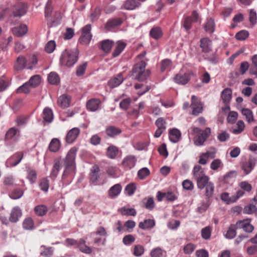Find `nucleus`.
I'll return each instance as SVG.
<instances>
[{
    "instance_id": "f03ea898",
    "label": "nucleus",
    "mask_w": 257,
    "mask_h": 257,
    "mask_svg": "<svg viewBox=\"0 0 257 257\" xmlns=\"http://www.w3.org/2000/svg\"><path fill=\"white\" fill-rule=\"evenodd\" d=\"M78 149L73 147L68 152L64 160L65 170L64 171L62 179L63 180L68 179V181L71 182L76 173L75 159Z\"/></svg>"
},
{
    "instance_id": "39448f33",
    "label": "nucleus",
    "mask_w": 257,
    "mask_h": 257,
    "mask_svg": "<svg viewBox=\"0 0 257 257\" xmlns=\"http://www.w3.org/2000/svg\"><path fill=\"white\" fill-rule=\"evenodd\" d=\"M78 52L76 49H66L61 55L60 62L61 65L68 67L73 66L78 59Z\"/></svg>"
},
{
    "instance_id": "f704fd0d",
    "label": "nucleus",
    "mask_w": 257,
    "mask_h": 257,
    "mask_svg": "<svg viewBox=\"0 0 257 257\" xmlns=\"http://www.w3.org/2000/svg\"><path fill=\"white\" fill-rule=\"evenodd\" d=\"M35 214L38 216H44L48 212V207L44 204H39L34 208Z\"/></svg>"
},
{
    "instance_id": "a19ab883",
    "label": "nucleus",
    "mask_w": 257,
    "mask_h": 257,
    "mask_svg": "<svg viewBox=\"0 0 257 257\" xmlns=\"http://www.w3.org/2000/svg\"><path fill=\"white\" fill-rule=\"evenodd\" d=\"M215 24L213 19L209 18L205 23L204 28L205 31L209 34L213 33L215 31Z\"/></svg>"
},
{
    "instance_id": "bb28decb",
    "label": "nucleus",
    "mask_w": 257,
    "mask_h": 257,
    "mask_svg": "<svg viewBox=\"0 0 257 257\" xmlns=\"http://www.w3.org/2000/svg\"><path fill=\"white\" fill-rule=\"evenodd\" d=\"M123 22L121 18H114L109 20L106 23L105 27L107 30H111L120 26Z\"/></svg>"
},
{
    "instance_id": "0eeeda50",
    "label": "nucleus",
    "mask_w": 257,
    "mask_h": 257,
    "mask_svg": "<svg viewBox=\"0 0 257 257\" xmlns=\"http://www.w3.org/2000/svg\"><path fill=\"white\" fill-rule=\"evenodd\" d=\"M91 26L88 24L83 27L81 30V35L79 39V42L83 45H88L89 44L91 39L92 34L90 33Z\"/></svg>"
},
{
    "instance_id": "a18cd8bd",
    "label": "nucleus",
    "mask_w": 257,
    "mask_h": 257,
    "mask_svg": "<svg viewBox=\"0 0 257 257\" xmlns=\"http://www.w3.org/2000/svg\"><path fill=\"white\" fill-rule=\"evenodd\" d=\"M118 211L122 215L135 216L137 214V212L134 208H130L127 207H121L118 209Z\"/></svg>"
},
{
    "instance_id": "20e7f679",
    "label": "nucleus",
    "mask_w": 257,
    "mask_h": 257,
    "mask_svg": "<svg viewBox=\"0 0 257 257\" xmlns=\"http://www.w3.org/2000/svg\"><path fill=\"white\" fill-rule=\"evenodd\" d=\"M191 135L193 136V141L196 146L204 145L205 142L210 137L211 130L210 127H206L202 130L199 127L192 126L190 128Z\"/></svg>"
},
{
    "instance_id": "c03bdc74",
    "label": "nucleus",
    "mask_w": 257,
    "mask_h": 257,
    "mask_svg": "<svg viewBox=\"0 0 257 257\" xmlns=\"http://www.w3.org/2000/svg\"><path fill=\"white\" fill-rule=\"evenodd\" d=\"M150 35L153 39L158 40L162 37L163 32L159 27H153L150 30Z\"/></svg>"
},
{
    "instance_id": "58836bf2",
    "label": "nucleus",
    "mask_w": 257,
    "mask_h": 257,
    "mask_svg": "<svg viewBox=\"0 0 257 257\" xmlns=\"http://www.w3.org/2000/svg\"><path fill=\"white\" fill-rule=\"evenodd\" d=\"M27 66V60L23 56H19L15 64V68L17 71L24 69Z\"/></svg>"
},
{
    "instance_id": "9d476101",
    "label": "nucleus",
    "mask_w": 257,
    "mask_h": 257,
    "mask_svg": "<svg viewBox=\"0 0 257 257\" xmlns=\"http://www.w3.org/2000/svg\"><path fill=\"white\" fill-rule=\"evenodd\" d=\"M28 9L27 3L20 2L15 5L13 8V14L15 17H22L25 15Z\"/></svg>"
},
{
    "instance_id": "e2e57ef3",
    "label": "nucleus",
    "mask_w": 257,
    "mask_h": 257,
    "mask_svg": "<svg viewBox=\"0 0 257 257\" xmlns=\"http://www.w3.org/2000/svg\"><path fill=\"white\" fill-rule=\"evenodd\" d=\"M48 81L51 84H57L60 79L58 75L55 72H51L48 77Z\"/></svg>"
},
{
    "instance_id": "bf43d9fd",
    "label": "nucleus",
    "mask_w": 257,
    "mask_h": 257,
    "mask_svg": "<svg viewBox=\"0 0 257 257\" xmlns=\"http://www.w3.org/2000/svg\"><path fill=\"white\" fill-rule=\"evenodd\" d=\"M223 167V164L219 159H214L210 164V169L213 171L222 169Z\"/></svg>"
},
{
    "instance_id": "5fc2aeb1",
    "label": "nucleus",
    "mask_w": 257,
    "mask_h": 257,
    "mask_svg": "<svg viewBox=\"0 0 257 257\" xmlns=\"http://www.w3.org/2000/svg\"><path fill=\"white\" fill-rule=\"evenodd\" d=\"M212 230V227L211 226L203 228L201 231L202 237L205 240L209 239L210 238Z\"/></svg>"
},
{
    "instance_id": "c756f323",
    "label": "nucleus",
    "mask_w": 257,
    "mask_h": 257,
    "mask_svg": "<svg viewBox=\"0 0 257 257\" xmlns=\"http://www.w3.org/2000/svg\"><path fill=\"white\" fill-rule=\"evenodd\" d=\"M22 215V210L20 207L18 206L15 207L12 210L9 220L12 222H17L19 220V218L21 217Z\"/></svg>"
},
{
    "instance_id": "423d86ee",
    "label": "nucleus",
    "mask_w": 257,
    "mask_h": 257,
    "mask_svg": "<svg viewBox=\"0 0 257 257\" xmlns=\"http://www.w3.org/2000/svg\"><path fill=\"white\" fill-rule=\"evenodd\" d=\"M244 195V193L242 190H238L235 195L229 196V194L227 192H223L220 195V198L222 201L226 204L233 203L237 200L242 197Z\"/></svg>"
},
{
    "instance_id": "0e129e2a",
    "label": "nucleus",
    "mask_w": 257,
    "mask_h": 257,
    "mask_svg": "<svg viewBox=\"0 0 257 257\" xmlns=\"http://www.w3.org/2000/svg\"><path fill=\"white\" fill-rule=\"evenodd\" d=\"M136 189V184L134 183H131L126 186L124 191L127 195L132 196L135 193Z\"/></svg>"
},
{
    "instance_id": "052dcab7",
    "label": "nucleus",
    "mask_w": 257,
    "mask_h": 257,
    "mask_svg": "<svg viewBox=\"0 0 257 257\" xmlns=\"http://www.w3.org/2000/svg\"><path fill=\"white\" fill-rule=\"evenodd\" d=\"M106 174L108 176L112 178H117L118 175V168L114 166H109L106 169Z\"/></svg>"
},
{
    "instance_id": "c9c22d12",
    "label": "nucleus",
    "mask_w": 257,
    "mask_h": 257,
    "mask_svg": "<svg viewBox=\"0 0 257 257\" xmlns=\"http://www.w3.org/2000/svg\"><path fill=\"white\" fill-rule=\"evenodd\" d=\"M169 139L173 143L178 142L181 138L180 131L177 128H173L169 133Z\"/></svg>"
},
{
    "instance_id": "3c124183",
    "label": "nucleus",
    "mask_w": 257,
    "mask_h": 257,
    "mask_svg": "<svg viewBox=\"0 0 257 257\" xmlns=\"http://www.w3.org/2000/svg\"><path fill=\"white\" fill-rule=\"evenodd\" d=\"M196 244L191 242H188L184 245L183 247V252L185 254H191L196 249Z\"/></svg>"
},
{
    "instance_id": "603ef678",
    "label": "nucleus",
    "mask_w": 257,
    "mask_h": 257,
    "mask_svg": "<svg viewBox=\"0 0 257 257\" xmlns=\"http://www.w3.org/2000/svg\"><path fill=\"white\" fill-rule=\"evenodd\" d=\"M241 113L245 117L246 120L250 123L254 121L253 114L252 111L248 108H243Z\"/></svg>"
},
{
    "instance_id": "1a4fd4ad",
    "label": "nucleus",
    "mask_w": 257,
    "mask_h": 257,
    "mask_svg": "<svg viewBox=\"0 0 257 257\" xmlns=\"http://www.w3.org/2000/svg\"><path fill=\"white\" fill-rule=\"evenodd\" d=\"M256 162V158L250 156L247 160L242 162L241 167L245 174L247 175L251 172Z\"/></svg>"
},
{
    "instance_id": "4468645a",
    "label": "nucleus",
    "mask_w": 257,
    "mask_h": 257,
    "mask_svg": "<svg viewBox=\"0 0 257 257\" xmlns=\"http://www.w3.org/2000/svg\"><path fill=\"white\" fill-rule=\"evenodd\" d=\"M250 222L251 219L246 218L237 221L236 224L238 229H242L245 232L249 233L254 229V227Z\"/></svg>"
},
{
    "instance_id": "6ab92c4d",
    "label": "nucleus",
    "mask_w": 257,
    "mask_h": 257,
    "mask_svg": "<svg viewBox=\"0 0 257 257\" xmlns=\"http://www.w3.org/2000/svg\"><path fill=\"white\" fill-rule=\"evenodd\" d=\"M101 104V100L98 98H91L86 103L87 109L91 111H95L99 109Z\"/></svg>"
},
{
    "instance_id": "2eb2a0df",
    "label": "nucleus",
    "mask_w": 257,
    "mask_h": 257,
    "mask_svg": "<svg viewBox=\"0 0 257 257\" xmlns=\"http://www.w3.org/2000/svg\"><path fill=\"white\" fill-rule=\"evenodd\" d=\"M164 198H166L168 201H174L177 199L178 195L177 193L172 191H168L166 193L158 191L157 194V200L161 202Z\"/></svg>"
},
{
    "instance_id": "8fccbe9b",
    "label": "nucleus",
    "mask_w": 257,
    "mask_h": 257,
    "mask_svg": "<svg viewBox=\"0 0 257 257\" xmlns=\"http://www.w3.org/2000/svg\"><path fill=\"white\" fill-rule=\"evenodd\" d=\"M20 130L15 127L10 128L6 133L5 135V139L6 140H11L13 139L17 134L19 136Z\"/></svg>"
},
{
    "instance_id": "774afa93",
    "label": "nucleus",
    "mask_w": 257,
    "mask_h": 257,
    "mask_svg": "<svg viewBox=\"0 0 257 257\" xmlns=\"http://www.w3.org/2000/svg\"><path fill=\"white\" fill-rule=\"evenodd\" d=\"M182 185L183 189L187 191H192L194 188L193 182L189 179L184 180L182 183Z\"/></svg>"
},
{
    "instance_id": "4d7b16f0",
    "label": "nucleus",
    "mask_w": 257,
    "mask_h": 257,
    "mask_svg": "<svg viewBox=\"0 0 257 257\" xmlns=\"http://www.w3.org/2000/svg\"><path fill=\"white\" fill-rule=\"evenodd\" d=\"M236 127L232 129V133L235 135L239 134L244 130V123L242 120H238L236 124Z\"/></svg>"
},
{
    "instance_id": "ea45409f",
    "label": "nucleus",
    "mask_w": 257,
    "mask_h": 257,
    "mask_svg": "<svg viewBox=\"0 0 257 257\" xmlns=\"http://www.w3.org/2000/svg\"><path fill=\"white\" fill-rule=\"evenodd\" d=\"M42 115L44 122L50 123L53 119L52 110L49 107H46L44 109Z\"/></svg>"
},
{
    "instance_id": "6e6552de",
    "label": "nucleus",
    "mask_w": 257,
    "mask_h": 257,
    "mask_svg": "<svg viewBox=\"0 0 257 257\" xmlns=\"http://www.w3.org/2000/svg\"><path fill=\"white\" fill-rule=\"evenodd\" d=\"M216 152V149L214 148H212L209 150L201 153L199 157L198 163L200 165H206L208 163L209 159L215 158Z\"/></svg>"
},
{
    "instance_id": "a878e982",
    "label": "nucleus",
    "mask_w": 257,
    "mask_h": 257,
    "mask_svg": "<svg viewBox=\"0 0 257 257\" xmlns=\"http://www.w3.org/2000/svg\"><path fill=\"white\" fill-rule=\"evenodd\" d=\"M13 34L17 37H22L28 32V27L25 24H21L20 26L13 28L12 29Z\"/></svg>"
},
{
    "instance_id": "09e8293b",
    "label": "nucleus",
    "mask_w": 257,
    "mask_h": 257,
    "mask_svg": "<svg viewBox=\"0 0 257 257\" xmlns=\"http://www.w3.org/2000/svg\"><path fill=\"white\" fill-rule=\"evenodd\" d=\"M23 227L25 230H32L34 228V221L31 217H26L23 222Z\"/></svg>"
},
{
    "instance_id": "4c0bfd02",
    "label": "nucleus",
    "mask_w": 257,
    "mask_h": 257,
    "mask_svg": "<svg viewBox=\"0 0 257 257\" xmlns=\"http://www.w3.org/2000/svg\"><path fill=\"white\" fill-rule=\"evenodd\" d=\"M151 257H166V251L160 247L152 249L150 252Z\"/></svg>"
},
{
    "instance_id": "dca6fc26",
    "label": "nucleus",
    "mask_w": 257,
    "mask_h": 257,
    "mask_svg": "<svg viewBox=\"0 0 257 257\" xmlns=\"http://www.w3.org/2000/svg\"><path fill=\"white\" fill-rule=\"evenodd\" d=\"M23 158V152H17L7 160L6 162V165L7 167H12L15 166L21 161Z\"/></svg>"
},
{
    "instance_id": "37998d69",
    "label": "nucleus",
    "mask_w": 257,
    "mask_h": 257,
    "mask_svg": "<svg viewBox=\"0 0 257 257\" xmlns=\"http://www.w3.org/2000/svg\"><path fill=\"white\" fill-rule=\"evenodd\" d=\"M61 163L59 159L54 160V165L51 172V177L56 178L60 170Z\"/></svg>"
},
{
    "instance_id": "13d9d810",
    "label": "nucleus",
    "mask_w": 257,
    "mask_h": 257,
    "mask_svg": "<svg viewBox=\"0 0 257 257\" xmlns=\"http://www.w3.org/2000/svg\"><path fill=\"white\" fill-rule=\"evenodd\" d=\"M145 252V247L141 244L135 245L134 246L133 254L136 256H141Z\"/></svg>"
},
{
    "instance_id": "ddd939ff",
    "label": "nucleus",
    "mask_w": 257,
    "mask_h": 257,
    "mask_svg": "<svg viewBox=\"0 0 257 257\" xmlns=\"http://www.w3.org/2000/svg\"><path fill=\"white\" fill-rule=\"evenodd\" d=\"M198 18V13L196 11H193L191 16L184 18L182 22V25L186 31L190 30L192 28L193 22H197Z\"/></svg>"
},
{
    "instance_id": "680f3d73",
    "label": "nucleus",
    "mask_w": 257,
    "mask_h": 257,
    "mask_svg": "<svg viewBox=\"0 0 257 257\" xmlns=\"http://www.w3.org/2000/svg\"><path fill=\"white\" fill-rule=\"evenodd\" d=\"M249 32L246 30H241L237 33L235 38L238 41H244L249 37Z\"/></svg>"
},
{
    "instance_id": "2f4dec72",
    "label": "nucleus",
    "mask_w": 257,
    "mask_h": 257,
    "mask_svg": "<svg viewBox=\"0 0 257 257\" xmlns=\"http://www.w3.org/2000/svg\"><path fill=\"white\" fill-rule=\"evenodd\" d=\"M200 42V47L203 52L207 53L211 51L212 42L209 38H202Z\"/></svg>"
},
{
    "instance_id": "7c9ffc66",
    "label": "nucleus",
    "mask_w": 257,
    "mask_h": 257,
    "mask_svg": "<svg viewBox=\"0 0 257 257\" xmlns=\"http://www.w3.org/2000/svg\"><path fill=\"white\" fill-rule=\"evenodd\" d=\"M121 130L117 127L109 125L106 127L105 133L106 135L110 138H114L121 133Z\"/></svg>"
},
{
    "instance_id": "c85d7f7f",
    "label": "nucleus",
    "mask_w": 257,
    "mask_h": 257,
    "mask_svg": "<svg viewBox=\"0 0 257 257\" xmlns=\"http://www.w3.org/2000/svg\"><path fill=\"white\" fill-rule=\"evenodd\" d=\"M126 46V44L122 41H118L116 43L115 48L112 53V57H116L123 51Z\"/></svg>"
},
{
    "instance_id": "cd10ccee",
    "label": "nucleus",
    "mask_w": 257,
    "mask_h": 257,
    "mask_svg": "<svg viewBox=\"0 0 257 257\" xmlns=\"http://www.w3.org/2000/svg\"><path fill=\"white\" fill-rule=\"evenodd\" d=\"M119 153L120 154L121 153V151L117 147L110 145L106 150V155L109 159H114Z\"/></svg>"
},
{
    "instance_id": "412c9836",
    "label": "nucleus",
    "mask_w": 257,
    "mask_h": 257,
    "mask_svg": "<svg viewBox=\"0 0 257 257\" xmlns=\"http://www.w3.org/2000/svg\"><path fill=\"white\" fill-rule=\"evenodd\" d=\"M113 44V41L106 39L100 42L98 44V47L104 53H108L110 51Z\"/></svg>"
},
{
    "instance_id": "f8f14e48",
    "label": "nucleus",
    "mask_w": 257,
    "mask_h": 257,
    "mask_svg": "<svg viewBox=\"0 0 257 257\" xmlns=\"http://www.w3.org/2000/svg\"><path fill=\"white\" fill-rule=\"evenodd\" d=\"M100 168L97 165H93L90 169L89 179L90 183L94 185H98L99 179L100 177Z\"/></svg>"
},
{
    "instance_id": "aec40b11",
    "label": "nucleus",
    "mask_w": 257,
    "mask_h": 257,
    "mask_svg": "<svg viewBox=\"0 0 257 257\" xmlns=\"http://www.w3.org/2000/svg\"><path fill=\"white\" fill-rule=\"evenodd\" d=\"M190 77V74L188 73H178L174 78V81L179 84L185 85L187 84Z\"/></svg>"
},
{
    "instance_id": "79ce46f5",
    "label": "nucleus",
    "mask_w": 257,
    "mask_h": 257,
    "mask_svg": "<svg viewBox=\"0 0 257 257\" xmlns=\"http://www.w3.org/2000/svg\"><path fill=\"white\" fill-rule=\"evenodd\" d=\"M61 147V143L59 139L56 138L53 139L49 145V149L50 152H57Z\"/></svg>"
},
{
    "instance_id": "5701e85b",
    "label": "nucleus",
    "mask_w": 257,
    "mask_h": 257,
    "mask_svg": "<svg viewBox=\"0 0 257 257\" xmlns=\"http://www.w3.org/2000/svg\"><path fill=\"white\" fill-rule=\"evenodd\" d=\"M123 81V77L120 73L111 78L108 82V85L110 88H114L119 86Z\"/></svg>"
},
{
    "instance_id": "f257e3e1",
    "label": "nucleus",
    "mask_w": 257,
    "mask_h": 257,
    "mask_svg": "<svg viewBox=\"0 0 257 257\" xmlns=\"http://www.w3.org/2000/svg\"><path fill=\"white\" fill-rule=\"evenodd\" d=\"M192 175L196 181L197 186L199 189H204V195L209 199L214 193V185L210 181V178L205 173L203 168L200 165L194 166L192 170Z\"/></svg>"
},
{
    "instance_id": "a211bd4d",
    "label": "nucleus",
    "mask_w": 257,
    "mask_h": 257,
    "mask_svg": "<svg viewBox=\"0 0 257 257\" xmlns=\"http://www.w3.org/2000/svg\"><path fill=\"white\" fill-rule=\"evenodd\" d=\"M136 162L135 156L128 155L123 159L121 165L125 169H131L135 166Z\"/></svg>"
},
{
    "instance_id": "e433bc0d",
    "label": "nucleus",
    "mask_w": 257,
    "mask_h": 257,
    "mask_svg": "<svg viewBox=\"0 0 257 257\" xmlns=\"http://www.w3.org/2000/svg\"><path fill=\"white\" fill-rule=\"evenodd\" d=\"M221 97L224 103L228 104L232 97V90L230 88L224 89L221 92Z\"/></svg>"
},
{
    "instance_id": "4be33fe9",
    "label": "nucleus",
    "mask_w": 257,
    "mask_h": 257,
    "mask_svg": "<svg viewBox=\"0 0 257 257\" xmlns=\"http://www.w3.org/2000/svg\"><path fill=\"white\" fill-rule=\"evenodd\" d=\"M122 186L120 184H116L111 187L108 191V196L110 198H116L120 193Z\"/></svg>"
},
{
    "instance_id": "f3484780",
    "label": "nucleus",
    "mask_w": 257,
    "mask_h": 257,
    "mask_svg": "<svg viewBox=\"0 0 257 257\" xmlns=\"http://www.w3.org/2000/svg\"><path fill=\"white\" fill-rule=\"evenodd\" d=\"M80 133V130L78 127H73L69 130L65 137L66 143L71 144L75 141Z\"/></svg>"
},
{
    "instance_id": "338daca9",
    "label": "nucleus",
    "mask_w": 257,
    "mask_h": 257,
    "mask_svg": "<svg viewBox=\"0 0 257 257\" xmlns=\"http://www.w3.org/2000/svg\"><path fill=\"white\" fill-rule=\"evenodd\" d=\"M27 178L31 183H35L36 182L37 178L36 171L35 170L29 169L28 170V175Z\"/></svg>"
},
{
    "instance_id": "9b49d317",
    "label": "nucleus",
    "mask_w": 257,
    "mask_h": 257,
    "mask_svg": "<svg viewBox=\"0 0 257 257\" xmlns=\"http://www.w3.org/2000/svg\"><path fill=\"white\" fill-rule=\"evenodd\" d=\"M191 107L192 110V114L193 115L197 116L203 111V104L195 95H192L191 97Z\"/></svg>"
},
{
    "instance_id": "864d4df0",
    "label": "nucleus",
    "mask_w": 257,
    "mask_h": 257,
    "mask_svg": "<svg viewBox=\"0 0 257 257\" xmlns=\"http://www.w3.org/2000/svg\"><path fill=\"white\" fill-rule=\"evenodd\" d=\"M38 59L36 55H33L29 57L27 61V67L28 69H33L37 64Z\"/></svg>"
},
{
    "instance_id": "de8ad7c7",
    "label": "nucleus",
    "mask_w": 257,
    "mask_h": 257,
    "mask_svg": "<svg viewBox=\"0 0 257 257\" xmlns=\"http://www.w3.org/2000/svg\"><path fill=\"white\" fill-rule=\"evenodd\" d=\"M238 229L236 226V224H231L226 232V233L225 235V236L226 238L228 239H232L234 238L236 234V229Z\"/></svg>"
},
{
    "instance_id": "7ed1b4c3",
    "label": "nucleus",
    "mask_w": 257,
    "mask_h": 257,
    "mask_svg": "<svg viewBox=\"0 0 257 257\" xmlns=\"http://www.w3.org/2000/svg\"><path fill=\"white\" fill-rule=\"evenodd\" d=\"M146 55V52L143 51L138 55L137 59L140 61L135 65L132 70L134 77L139 81L146 80L150 74L149 70L145 69L148 60L145 58Z\"/></svg>"
},
{
    "instance_id": "69168bd1",
    "label": "nucleus",
    "mask_w": 257,
    "mask_h": 257,
    "mask_svg": "<svg viewBox=\"0 0 257 257\" xmlns=\"http://www.w3.org/2000/svg\"><path fill=\"white\" fill-rule=\"evenodd\" d=\"M23 194L24 191L22 189H16L12 191L9 196L13 199H18L20 198Z\"/></svg>"
},
{
    "instance_id": "393cba45",
    "label": "nucleus",
    "mask_w": 257,
    "mask_h": 257,
    "mask_svg": "<svg viewBox=\"0 0 257 257\" xmlns=\"http://www.w3.org/2000/svg\"><path fill=\"white\" fill-rule=\"evenodd\" d=\"M141 3L136 0H126L122 7V9L133 10L141 6Z\"/></svg>"
},
{
    "instance_id": "b1692460",
    "label": "nucleus",
    "mask_w": 257,
    "mask_h": 257,
    "mask_svg": "<svg viewBox=\"0 0 257 257\" xmlns=\"http://www.w3.org/2000/svg\"><path fill=\"white\" fill-rule=\"evenodd\" d=\"M71 102V97L67 94L61 95L58 99V105L62 108L68 107Z\"/></svg>"
},
{
    "instance_id": "72a5a7b5",
    "label": "nucleus",
    "mask_w": 257,
    "mask_h": 257,
    "mask_svg": "<svg viewBox=\"0 0 257 257\" xmlns=\"http://www.w3.org/2000/svg\"><path fill=\"white\" fill-rule=\"evenodd\" d=\"M236 175V174L235 171H230L222 177L221 181L224 184H232L234 181Z\"/></svg>"
},
{
    "instance_id": "6e6d98bb",
    "label": "nucleus",
    "mask_w": 257,
    "mask_h": 257,
    "mask_svg": "<svg viewBox=\"0 0 257 257\" xmlns=\"http://www.w3.org/2000/svg\"><path fill=\"white\" fill-rule=\"evenodd\" d=\"M41 76L39 75H35L31 77L28 82L31 87L34 88L38 86L41 83Z\"/></svg>"
},
{
    "instance_id": "473e14b6",
    "label": "nucleus",
    "mask_w": 257,
    "mask_h": 257,
    "mask_svg": "<svg viewBox=\"0 0 257 257\" xmlns=\"http://www.w3.org/2000/svg\"><path fill=\"white\" fill-rule=\"evenodd\" d=\"M77 248L84 253L90 254L92 252V248L86 244V241L83 238L79 240Z\"/></svg>"
},
{
    "instance_id": "49530a36",
    "label": "nucleus",
    "mask_w": 257,
    "mask_h": 257,
    "mask_svg": "<svg viewBox=\"0 0 257 257\" xmlns=\"http://www.w3.org/2000/svg\"><path fill=\"white\" fill-rule=\"evenodd\" d=\"M155 225V222L153 219H146L143 222L139 223V226L143 229H147L153 228Z\"/></svg>"
}]
</instances>
